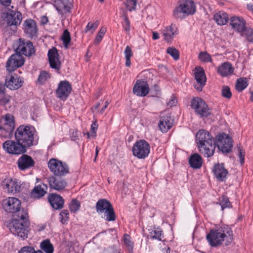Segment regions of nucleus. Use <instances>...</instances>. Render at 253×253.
Returning <instances> with one entry per match:
<instances>
[{"instance_id": "42", "label": "nucleus", "mask_w": 253, "mask_h": 253, "mask_svg": "<svg viewBox=\"0 0 253 253\" xmlns=\"http://www.w3.org/2000/svg\"><path fill=\"white\" fill-rule=\"evenodd\" d=\"M50 75L45 71H42L39 76L38 82L39 84H42L50 78Z\"/></svg>"}, {"instance_id": "17", "label": "nucleus", "mask_w": 253, "mask_h": 253, "mask_svg": "<svg viewBox=\"0 0 253 253\" xmlns=\"http://www.w3.org/2000/svg\"><path fill=\"white\" fill-rule=\"evenodd\" d=\"M194 71L195 79L197 82L195 84V88L198 91H201L206 84L207 80L204 70L201 67H196Z\"/></svg>"}, {"instance_id": "46", "label": "nucleus", "mask_w": 253, "mask_h": 253, "mask_svg": "<svg viewBox=\"0 0 253 253\" xmlns=\"http://www.w3.org/2000/svg\"><path fill=\"white\" fill-rule=\"evenodd\" d=\"M124 3L129 11H131L136 9L137 0H125Z\"/></svg>"}, {"instance_id": "27", "label": "nucleus", "mask_w": 253, "mask_h": 253, "mask_svg": "<svg viewBox=\"0 0 253 253\" xmlns=\"http://www.w3.org/2000/svg\"><path fill=\"white\" fill-rule=\"evenodd\" d=\"M213 171L216 178L221 181L225 180L228 174L227 170L224 168L222 164L215 165Z\"/></svg>"}, {"instance_id": "22", "label": "nucleus", "mask_w": 253, "mask_h": 253, "mask_svg": "<svg viewBox=\"0 0 253 253\" xmlns=\"http://www.w3.org/2000/svg\"><path fill=\"white\" fill-rule=\"evenodd\" d=\"M17 164L20 170H25L33 167L35 165V163L31 156L23 154L18 159Z\"/></svg>"}, {"instance_id": "59", "label": "nucleus", "mask_w": 253, "mask_h": 253, "mask_svg": "<svg viewBox=\"0 0 253 253\" xmlns=\"http://www.w3.org/2000/svg\"><path fill=\"white\" fill-rule=\"evenodd\" d=\"M152 39L153 40H156L159 38V34L156 32H153Z\"/></svg>"}, {"instance_id": "14", "label": "nucleus", "mask_w": 253, "mask_h": 253, "mask_svg": "<svg viewBox=\"0 0 253 253\" xmlns=\"http://www.w3.org/2000/svg\"><path fill=\"white\" fill-rule=\"evenodd\" d=\"M24 62L25 60L22 55L17 53L13 54L10 56L6 62V70L9 73H12L23 66Z\"/></svg>"}, {"instance_id": "41", "label": "nucleus", "mask_w": 253, "mask_h": 253, "mask_svg": "<svg viewBox=\"0 0 253 253\" xmlns=\"http://www.w3.org/2000/svg\"><path fill=\"white\" fill-rule=\"evenodd\" d=\"M240 34L242 36L245 37L249 42H253V30L252 29L246 27L244 32Z\"/></svg>"}, {"instance_id": "45", "label": "nucleus", "mask_w": 253, "mask_h": 253, "mask_svg": "<svg viewBox=\"0 0 253 253\" xmlns=\"http://www.w3.org/2000/svg\"><path fill=\"white\" fill-rule=\"evenodd\" d=\"M167 53L169 54L174 60H177L179 58V54L178 50L174 47H169L167 50Z\"/></svg>"}, {"instance_id": "13", "label": "nucleus", "mask_w": 253, "mask_h": 253, "mask_svg": "<svg viewBox=\"0 0 253 253\" xmlns=\"http://www.w3.org/2000/svg\"><path fill=\"white\" fill-rule=\"evenodd\" d=\"M23 83V79L15 73L9 72L5 77V85L11 90L20 88Z\"/></svg>"}, {"instance_id": "31", "label": "nucleus", "mask_w": 253, "mask_h": 253, "mask_svg": "<svg viewBox=\"0 0 253 253\" xmlns=\"http://www.w3.org/2000/svg\"><path fill=\"white\" fill-rule=\"evenodd\" d=\"M47 187L44 184H40L36 186L31 192V195L34 198H40L46 193Z\"/></svg>"}, {"instance_id": "5", "label": "nucleus", "mask_w": 253, "mask_h": 253, "mask_svg": "<svg viewBox=\"0 0 253 253\" xmlns=\"http://www.w3.org/2000/svg\"><path fill=\"white\" fill-rule=\"evenodd\" d=\"M179 2V5L173 11L174 18L182 19L196 12V6L193 0H180Z\"/></svg>"}, {"instance_id": "34", "label": "nucleus", "mask_w": 253, "mask_h": 253, "mask_svg": "<svg viewBox=\"0 0 253 253\" xmlns=\"http://www.w3.org/2000/svg\"><path fill=\"white\" fill-rule=\"evenodd\" d=\"M149 236L152 239L162 241L164 238L162 230L160 228H153L149 229Z\"/></svg>"}, {"instance_id": "25", "label": "nucleus", "mask_w": 253, "mask_h": 253, "mask_svg": "<svg viewBox=\"0 0 253 253\" xmlns=\"http://www.w3.org/2000/svg\"><path fill=\"white\" fill-rule=\"evenodd\" d=\"M177 34V27L172 24L166 27L162 31V36L164 40L168 42H171L173 40L174 36Z\"/></svg>"}, {"instance_id": "9", "label": "nucleus", "mask_w": 253, "mask_h": 253, "mask_svg": "<svg viewBox=\"0 0 253 253\" xmlns=\"http://www.w3.org/2000/svg\"><path fill=\"white\" fill-rule=\"evenodd\" d=\"M2 148L7 153L14 155L23 154L27 151L18 140H6L3 143Z\"/></svg>"}, {"instance_id": "56", "label": "nucleus", "mask_w": 253, "mask_h": 253, "mask_svg": "<svg viewBox=\"0 0 253 253\" xmlns=\"http://www.w3.org/2000/svg\"><path fill=\"white\" fill-rule=\"evenodd\" d=\"M98 125L97 122L95 121L93 122L91 125V130L92 133L93 134V137L96 136V130L97 129Z\"/></svg>"}, {"instance_id": "10", "label": "nucleus", "mask_w": 253, "mask_h": 253, "mask_svg": "<svg viewBox=\"0 0 253 253\" xmlns=\"http://www.w3.org/2000/svg\"><path fill=\"white\" fill-rule=\"evenodd\" d=\"M216 145L223 153H229L233 147L232 140L228 134L220 133L216 137Z\"/></svg>"}, {"instance_id": "57", "label": "nucleus", "mask_w": 253, "mask_h": 253, "mask_svg": "<svg viewBox=\"0 0 253 253\" xmlns=\"http://www.w3.org/2000/svg\"><path fill=\"white\" fill-rule=\"evenodd\" d=\"M11 2V0H0L1 4L5 7L9 6Z\"/></svg>"}, {"instance_id": "2", "label": "nucleus", "mask_w": 253, "mask_h": 253, "mask_svg": "<svg viewBox=\"0 0 253 253\" xmlns=\"http://www.w3.org/2000/svg\"><path fill=\"white\" fill-rule=\"evenodd\" d=\"M209 244L211 247L221 244H230L233 240L232 229L227 225H222L216 229H211L206 237Z\"/></svg>"}, {"instance_id": "6", "label": "nucleus", "mask_w": 253, "mask_h": 253, "mask_svg": "<svg viewBox=\"0 0 253 253\" xmlns=\"http://www.w3.org/2000/svg\"><path fill=\"white\" fill-rule=\"evenodd\" d=\"M15 127L12 115L6 114L0 120V136L1 138H10Z\"/></svg>"}, {"instance_id": "61", "label": "nucleus", "mask_w": 253, "mask_h": 253, "mask_svg": "<svg viewBox=\"0 0 253 253\" xmlns=\"http://www.w3.org/2000/svg\"><path fill=\"white\" fill-rule=\"evenodd\" d=\"M5 86L4 85L0 84V94H3L5 91Z\"/></svg>"}, {"instance_id": "8", "label": "nucleus", "mask_w": 253, "mask_h": 253, "mask_svg": "<svg viewBox=\"0 0 253 253\" xmlns=\"http://www.w3.org/2000/svg\"><path fill=\"white\" fill-rule=\"evenodd\" d=\"M133 155L138 159H145L150 152V146L147 141L143 139L137 140L132 149Z\"/></svg>"}, {"instance_id": "47", "label": "nucleus", "mask_w": 253, "mask_h": 253, "mask_svg": "<svg viewBox=\"0 0 253 253\" xmlns=\"http://www.w3.org/2000/svg\"><path fill=\"white\" fill-rule=\"evenodd\" d=\"M219 204L221 207L222 210H223L225 208L231 207V203L228 198L224 195L220 198Z\"/></svg>"}, {"instance_id": "44", "label": "nucleus", "mask_w": 253, "mask_h": 253, "mask_svg": "<svg viewBox=\"0 0 253 253\" xmlns=\"http://www.w3.org/2000/svg\"><path fill=\"white\" fill-rule=\"evenodd\" d=\"M80 208V202L76 199H73L69 205L70 211L73 212H76L79 210Z\"/></svg>"}, {"instance_id": "38", "label": "nucleus", "mask_w": 253, "mask_h": 253, "mask_svg": "<svg viewBox=\"0 0 253 253\" xmlns=\"http://www.w3.org/2000/svg\"><path fill=\"white\" fill-rule=\"evenodd\" d=\"M106 220L108 221H114L116 220V216L113 206L107 211L103 212Z\"/></svg>"}, {"instance_id": "29", "label": "nucleus", "mask_w": 253, "mask_h": 253, "mask_svg": "<svg viewBox=\"0 0 253 253\" xmlns=\"http://www.w3.org/2000/svg\"><path fill=\"white\" fill-rule=\"evenodd\" d=\"M172 126V121L169 116L166 115L160 118L159 127L163 132H167Z\"/></svg>"}, {"instance_id": "64", "label": "nucleus", "mask_w": 253, "mask_h": 253, "mask_svg": "<svg viewBox=\"0 0 253 253\" xmlns=\"http://www.w3.org/2000/svg\"><path fill=\"white\" fill-rule=\"evenodd\" d=\"M86 135H87V138H90L91 136H93V133H90L89 132H87L86 133Z\"/></svg>"}, {"instance_id": "52", "label": "nucleus", "mask_w": 253, "mask_h": 253, "mask_svg": "<svg viewBox=\"0 0 253 253\" xmlns=\"http://www.w3.org/2000/svg\"><path fill=\"white\" fill-rule=\"evenodd\" d=\"M238 156L240 159V162L241 165H243L244 163V158L245 157V151L244 149H243L242 148L239 146L238 147Z\"/></svg>"}, {"instance_id": "28", "label": "nucleus", "mask_w": 253, "mask_h": 253, "mask_svg": "<svg viewBox=\"0 0 253 253\" xmlns=\"http://www.w3.org/2000/svg\"><path fill=\"white\" fill-rule=\"evenodd\" d=\"M233 72L234 68L232 64L228 62L223 63L217 68L218 73L222 77L230 75L233 74Z\"/></svg>"}, {"instance_id": "48", "label": "nucleus", "mask_w": 253, "mask_h": 253, "mask_svg": "<svg viewBox=\"0 0 253 253\" xmlns=\"http://www.w3.org/2000/svg\"><path fill=\"white\" fill-rule=\"evenodd\" d=\"M122 26L125 31L128 34L130 31V22L127 16H124V22L122 23Z\"/></svg>"}, {"instance_id": "30", "label": "nucleus", "mask_w": 253, "mask_h": 253, "mask_svg": "<svg viewBox=\"0 0 253 253\" xmlns=\"http://www.w3.org/2000/svg\"><path fill=\"white\" fill-rule=\"evenodd\" d=\"M112 206V204L109 201L105 199H101L97 202L95 208L98 214H102Z\"/></svg>"}, {"instance_id": "50", "label": "nucleus", "mask_w": 253, "mask_h": 253, "mask_svg": "<svg viewBox=\"0 0 253 253\" xmlns=\"http://www.w3.org/2000/svg\"><path fill=\"white\" fill-rule=\"evenodd\" d=\"M222 95L227 99H230L232 96L230 89L228 86H224L222 89Z\"/></svg>"}, {"instance_id": "23", "label": "nucleus", "mask_w": 253, "mask_h": 253, "mask_svg": "<svg viewBox=\"0 0 253 253\" xmlns=\"http://www.w3.org/2000/svg\"><path fill=\"white\" fill-rule=\"evenodd\" d=\"M23 26L24 32L29 38H32L37 36L38 28L34 20L27 19L24 21Z\"/></svg>"}, {"instance_id": "26", "label": "nucleus", "mask_w": 253, "mask_h": 253, "mask_svg": "<svg viewBox=\"0 0 253 253\" xmlns=\"http://www.w3.org/2000/svg\"><path fill=\"white\" fill-rule=\"evenodd\" d=\"M48 201L51 206L55 210L60 209L64 205V200L60 195L51 194L48 196Z\"/></svg>"}, {"instance_id": "51", "label": "nucleus", "mask_w": 253, "mask_h": 253, "mask_svg": "<svg viewBox=\"0 0 253 253\" xmlns=\"http://www.w3.org/2000/svg\"><path fill=\"white\" fill-rule=\"evenodd\" d=\"M98 25L99 23L98 21H96L95 23L88 22L85 29V32H87L91 30L92 32H94L97 28Z\"/></svg>"}, {"instance_id": "37", "label": "nucleus", "mask_w": 253, "mask_h": 253, "mask_svg": "<svg viewBox=\"0 0 253 253\" xmlns=\"http://www.w3.org/2000/svg\"><path fill=\"white\" fill-rule=\"evenodd\" d=\"M248 81L246 78H240L237 80L236 89L238 91H242L248 86Z\"/></svg>"}, {"instance_id": "4", "label": "nucleus", "mask_w": 253, "mask_h": 253, "mask_svg": "<svg viewBox=\"0 0 253 253\" xmlns=\"http://www.w3.org/2000/svg\"><path fill=\"white\" fill-rule=\"evenodd\" d=\"M14 135L15 140H18L26 149L38 144V137L35 128L32 126H19L16 129Z\"/></svg>"}, {"instance_id": "32", "label": "nucleus", "mask_w": 253, "mask_h": 253, "mask_svg": "<svg viewBox=\"0 0 253 253\" xmlns=\"http://www.w3.org/2000/svg\"><path fill=\"white\" fill-rule=\"evenodd\" d=\"M215 22L218 25H224L229 20L228 14L223 11H219L216 13L213 16Z\"/></svg>"}, {"instance_id": "19", "label": "nucleus", "mask_w": 253, "mask_h": 253, "mask_svg": "<svg viewBox=\"0 0 253 253\" xmlns=\"http://www.w3.org/2000/svg\"><path fill=\"white\" fill-rule=\"evenodd\" d=\"M1 186L3 189L11 193L19 192L21 188L20 184L18 182L17 180L11 178L4 179L2 182Z\"/></svg>"}, {"instance_id": "33", "label": "nucleus", "mask_w": 253, "mask_h": 253, "mask_svg": "<svg viewBox=\"0 0 253 253\" xmlns=\"http://www.w3.org/2000/svg\"><path fill=\"white\" fill-rule=\"evenodd\" d=\"M189 163L191 168L194 169H198L202 166L203 160L200 155L195 153L190 156Z\"/></svg>"}, {"instance_id": "18", "label": "nucleus", "mask_w": 253, "mask_h": 253, "mask_svg": "<svg viewBox=\"0 0 253 253\" xmlns=\"http://www.w3.org/2000/svg\"><path fill=\"white\" fill-rule=\"evenodd\" d=\"M72 87L67 81H61L56 90L57 96L62 100H65L69 96Z\"/></svg>"}, {"instance_id": "63", "label": "nucleus", "mask_w": 253, "mask_h": 253, "mask_svg": "<svg viewBox=\"0 0 253 253\" xmlns=\"http://www.w3.org/2000/svg\"><path fill=\"white\" fill-rule=\"evenodd\" d=\"M109 103L108 101H105V105L102 108V109L101 110V112L103 113L104 111V110L107 107L108 105H109Z\"/></svg>"}, {"instance_id": "60", "label": "nucleus", "mask_w": 253, "mask_h": 253, "mask_svg": "<svg viewBox=\"0 0 253 253\" xmlns=\"http://www.w3.org/2000/svg\"><path fill=\"white\" fill-rule=\"evenodd\" d=\"M48 22V19L46 16H42L41 18V23L42 24H46Z\"/></svg>"}, {"instance_id": "21", "label": "nucleus", "mask_w": 253, "mask_h": 253, "mask_svg": "<svg viewBox=\"0 0 253 253\" xmlns=\"http://www.w3.org/2000/svg\"><path fill=\"white\" fill-rule=\"evenodd\" d=\"M48 182L51 189L58 191L63 190L67 186V182L65 179L54 176L48 177Z\"/></svg>"}, {"instance_id": "36", "label": "nucleus", "mask_w": 253, "mask_h": 253, "mask_svg": "<svg viewBox=\"0 0 253 253\" xmlns=\"http://www.w3.org/2000/svg\"><path fill=\"white\" fill-rule=\"evenodd\" d=\"M124 242L125 246L127 248L129 253H133L134 243L131 240V237L129 235L125 234L124 235Z\"/></svg>"}, {"instance_id": "39", "label": "nucleus", "mask_w": 253, "mask_h": 253, "mask_svg": "<svg viewBox=\"0 0 253 253\" xmlns=\"http://www.w3.org/2000/svg\"><path fill=\"white\" fill-rule=\"evenodd\" d=\"M61 40L63 42L64 47L67 48L71 40L70 34L68 30L66 29L64 31L61 36Z\"/></svg>"}, {"instance_id": "62", "label": "nucleus", "mask_w": 253, "mask_h": 253, "mask_svg": "<svg viewBox=\"0 0 253 253\" xmlns=\"http://www.w3.org/2000/svg\"><path fill=\"white\" fill-rule=\"evenodd\" d=\"M69 214L68 211L67 210L63 211L60 214V215L63 217V216H66Z\"/></svg>"}, {"instance_id": "20", "label": "nucleus", "mask_w": 253, "mask_h": 253, "mask_svg": "<svg viewBox=\"0 0 253 253\" xmlns=\"http://www.w3.org/2000/svg\"><path fill=\"white\" fill-rule=\"evenodd\" d=\"M149 91V87L147 82L142 80H137L133 88L134 94L138 96H145Z\"/></svg>"}, {"instance_id": "58", "label": "nucleus", "mask_w": 253, "mask_h": 253, "mask_svg": "<svg viewBox=\"0 0 253 253\" xmlns=\"http://www.w3.org/2000/svg\"><path fill=\"white\" fill-rule=\"evenodd\" d=\"M72 140L76 141L78 138V132L77 131H73L71 136Z\"/></svg>"}, {"instance_id": "15", "label": "nucleus", "mask_w": 253, "mask_h": 253, "mask_svg": "<svg viewBox=\"0 0 253 253\" xmlns=\"http://www.w3.org/2000/svg\"><path fill=\"white\" fill-rule=\"evenodd\" d=\"M16 52L20 55L30 56L35 53V49L31 41L20 39Z\"/></svg>"}, {"instance_id": "16", "label": "nucleus", "mask_w": 253, "mask_h": 253, "mask_svg": "<svg viewBox=\"0 0 253 253\" xmlns=\"http://www.w3.org/2000/svg\"><path fill=\"white\" fill-rule=\"evenodd\" d=\"M47 56L50 67L59 71L61 69V63L57 49L55 47L50 49L48 51Z\"/></svg>"}, {"instance_id": "35", "label": "nucleus", "mask_w": 253, "mask_h": 253, "mask_svg": "<svg viewBox=\"0 0 253 253\" xmlns=\"http://www.w3.org/2000/svg\"><path fill=\"white\" fill-rule=\"evenodd\" d=\"M40 247L45 253H53L54 248L49 239L43 240L41 243Z\"/></svg>"}, {"instance_id": "55", "label": "nucleus", "mask_w": 253, "mask_h": 253, "mask_svg": "<svg viewBox=\"0 0 253 253\" xmlns=\"http://www.w3.org/2000/svg\"><path fill=\"white\" fill-rule=\"evenodd\" d=\"M10 97L4 96L0 99V104L1 105L5 106L9 103Z\"/></svg>"}, {"instance_id": "24", "label": "nucleus", "mask_w": 253, "mask_h": 253, "mask_svg": "<svg viewBox=\"0 0 253 253\" xmlns=\"http://www.w3.org/2000/svg\"><path fill=\"white\" fill-rule=\"evenodd\" d=\"M230 25L234 30L240 33H242L246 27L244 19L242 17L236 16L230 18Z\"/></svg>"}, {"instance_id": "49", "label": "nucleus", "mask_w": 253, "mask_h": 253, "mask_svg": "<svg viewBox=\"0 0 253 253\" xmlns=\"http://www.w3.org/2000/svg\"><path fill=\"white\" fill-rule=\"evenodd\" d=\"M106 32V30L105 28L102 27L100 29L99 32H98V34L97 35V36L95 38V43L97 44L101 41Z\"/></svg>"}, {"instance_id": "54", "label": "nucleus", "mask_w": 253, "mask_h": 253, "mask_svg": "<svg viewBox=\"0 0 253 253\" xmlns=\"http://www.w3.org/2000/svg\"><path fill=\"white\" fill-rule=\"evenodd\" d=\"M177 100L174 96H171L170 99L167 102V104L168 106L171 107L176 105Z\"/></svg>"}, {"instance_id": "12", "label": "nucleus", "mask_w": 253, "mask_h": 253, "mask_svg": "<svg viewBox=\"0 0 253 253\" xmlns=\"http://www.w3.org/2000/svg\"><path fill=\"white\" fill-rule=\"evenodd\" d=\"M1 18L3 24L5 23L7 26H16L21 22L22 15L19 12L10 10L9 12H3Z\"/></svg>"}, {"instance_id": "7", "label": "nucleus", "mask_w": 253, "mask_h": 253, "mask_svg": "<svg viewBox=\"0 0 253 253\" xmlns=\"http://www.w3.org/2000/svg\"><path fill=\"white\" fill-rule=\"evenodd\" d=\"M48 168L55 176H63L69 172L68 165L56 159H51L48 162Z\"/></svg>"}, {"instance_id": "53", "label": "nucleus", "mask_w": 253, "mask_h": 253, "mask_svg": "<svg viewBox=\"0 0 253 253\" xmlns=\"http://www.w3.org/2000/svg\"><path fill=\"white\" fill-rule=\"evenodd\" d=\"M34 248L31 246H25L22 248L18 253H34Z\"/></svg>"}, {"instance_id": "40", "label": "nucleus", "mask_w": 253, "mask_h": 253, "mask_svg": "<svg viewBox=\"0 0 253 253\" xmlns=\"http://www.w3.org/2000/svg\"><path fill=\"white\" fill-rule=\"evenodd\" d=\"M124 53L126 60L125 65L126 67H129L131 65L130 58L133 55L131 48L129 46L127 45L126 46Z\"/></svg>"}, {"instance_id": "43", "label": "nucleus", "mask_w": 253, "mask_h": 253, "mask_svg": "<svg viewBox=\"0 0 253 253\" xmlns=\"http://www.w3.org/2000/svg\"><path fill=\"white\" fill-rule=\"evenodd\" d=\"M199 59L204 62H212V58L210 54L207 52L202 51L200 52L199 54Z\"/></svg>"}, {"instance_id": "1", "label": "nucleus", "mask_w": 253, "mask_h": 253, "mask_svg": "<svg viewBox=\"0 0 253 253\" xmlns=\"http://www.w3.org/2000/svg\"><path fill=\"white\" fill-rule=\"evenodd\" d=\"M2 205L6 212L16 214V218L12 219L8 225L11 233L22 239L27 238V227L30 224L28 214L25 209H20L21 202L17 198L8 197L3 201Z\"/></svg>"}, {"instance_id": "3", "label": "nucleus", "mask_w": 253, "mask_h": 253, "mask_svg": "<svg viewBox=\"0 0 253 253\" xmlns=\"http://www.w3.org/2000/svg\"><path fill=\"white\" fill-rule=\"evenodd\" d=\"M196 141L199 151L205 157L209 158L213 156L215 143L209 132L204 129L199 130L196 134Z\"/></svg>"}, {"instance_id": "11", "label": "nucleus", "mask_w": 253, "mask_h": 253, "mask_svg": "<svg viewBox=\"0 0 253 253\" xmlns=\"http://www.w3.org/2000/svg\"><path fill=\"white\" fill-rule=\"evenodd\" d=\"M191 107L201 117H207L210 114V110L207 104L201 98H193L191 101Z\"/></svg>"}]
</instances>
